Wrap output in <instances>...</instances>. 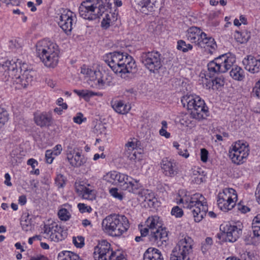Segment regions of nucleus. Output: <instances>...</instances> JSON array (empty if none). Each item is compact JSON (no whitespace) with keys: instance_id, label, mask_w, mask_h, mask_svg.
<instances>
[{"instance_id":"nucleus-14","label":"nucleus","mask_w":260,"mask_h":260,"mask_svg":"<svg viewBox=\"0 0 260 260\" xmlns=\"http://www.w3.org/2000/svg\"><path fill=\"white\" fill-rule=\"evenodd\" d=\"M116 181L120 184L123 190L133 193H137L138 190L142 187L139 180L119 172H117Z\"/></svg>"},{"instance_id":"nucleus-2","label":"nucleus","mask_w":260,"mask_h":260,"mask_svg":"<svg viewBox=\"0 0 260 260\" xmlns=\"http://www.w3.org/2000/svg\"><path fill=\"white\" fill-rule=\"evenodd\" d=\"M36 54L46 67L54 68L58 62V46L49 40L44 39L37 43Z\"/></svg>"},{"instance_id":"nucleus-49","label":"nucleus","mask_w":260,"mask_h":260,"mask_svg":"<svg viewBox=\"0 0 260 260\" xmlns=\"http://www.w3.org/2000/svg\"><path fill=\"white\" fill-rule=\"evenodd\" d=\"M171 214L176 217H181L183 214V211L178 206L174 207L171 211Z\"/></svg>"},{"instance_id":"nucleus-18","label":"nucleus","mask_w":260,"mask_h":260,"mask_svg":"<svg viewBox=\"0 0 260 260\" xmlns=\"http://www.w3.org/2000/svg\"><path fill=\"white\" fill-rule=\"evenodd\" d=\"M93 82L94 84H92L91 86L100 89L114 85L112 76L106 72L103 73L100 71H97Z\"/></svg>"},{"instance_id":"nucleus-47","label":"nucleus","mask_w":260,"mask_h":260,"mask_svg":"<svg viewBox=\"0 0 260 260\" xmlns=\"http://www.w3.org/2000/svg\"><path fill=\"white\" fill-rule=\"evenodd\" d=\"M253 238L260 240V222L252 223Z\"/></svg>"},{"instance_id":"nucleus-55","label":"nucleus","mask_w":260,"mask_h":260,"mask_svg":"<svg viewBox=\"0 0 260 260\" xmlns=\"http://www.w3.org/2000/svg\"><path fill=\"white\" fill-rule=\"evenodd\" d=\"M252 93L256 96L260 95V78L259 80L255 83L252 89Z\"/></svg>"},{"instance_id":"nucleus-62","label":"nucleus","mask_w":260,"mask_h":260,"mask_svg":"<svg viewBox=\"0 0 260 260\" xmlns=\"http://www.w3.org/2000/svg\"><path fill=\"white\" fill-rule=\"evenodd\" d=\"M178 153L180 155L182 156L185 158H187L189 155L187 150L185 148H183V149L182 148H180V149H179V150L178 151Z\"/></svg>"},{"instance_id":"nucleus-50","label":"nucleus","mask_w":260,"mask_h":260,"mask_svg":"<svg viewBox=\"0 0 260 260\" xmlns=\"http://www.w3.org/2000/svg\"><path fill=\"white\" fill-rule=\"evenodd\" d=\"M55 181V184L58 187H62L65 184L64 177L61 174L57 175Z\"/></svg>"},{"instance_id":"nucleus-61","label":"nucleus","mask_w":260,"mask_h":260,"mask_svg":"<svg viewBox=\"0 0 260 260\" xmlns=\"http://www.w3.org/2000/svg\"><path fill=\"white\" fill-rule=\"evenodd\" d=\"M52 150L53 151V154H54V155L57 156L61 153L62 151V146L61 145L58 144L56 145L53 148V149Z\"/></svg>"},{"instance_id":"nucleus-64","label":"nucleus","mask_w":260,"mask_h":260,"mask_svg":"<svg viewBox=\"0 0 260 260\" xmlns=\"http://www.w3.org/2000/svg\"><path fill=\"white\" fill-rule=\"evenodd\" d=\"M30 260H48V258L42 255H37L30 257Z\"/></svg>"},{"instance_id":"nucleus-29","label":"nucleus","mask_w":260,"mask_h":260,"mask_svg":"<svg viewBox=\"0 0 260 260\" xmlns=\"http://www.w3.org/2000/svg\"><path fill=\"white\" fill-rule=\"evenodd\" d=\"M143 260H164V258L159 250L149 248L144 253Z\"/></svg>"},{"instance_id":"nucleus-45","label":"nucleus","mask_w":260,"mask_h":260,"mask_svg":"<svg viewBox=\"0 0 260 260\" xmlns=\"http://www.w3.org/2000/svg\"><path fill=\"white\" fill-rule=\"evenodd\" d=\"M109 193L111 196L119 201H122L123 199L122 193L118 191L117 188L113 187L109 190Z\"/></svg>"},{"instance_id":"nucleus-51","label":"nucleus","mask_w":260,"mask_h":260,"mask_svg":"<svg viewBox=\"0 0 260 260\" xmlns=\"http://www.w3.org/2000/svg\"><path fill=\"white\" fill-rule=\"evenodd\" d=\"M224 79L223 78H216L212 80L213 86H215L217 89L224 85Z\"/></svg>"},{"instance_id":"nucleus-31","label":"nucleus","mask_w":260,"mask_h":260,"mask_svg":"<svg viewBox=\"0 0 260 260\" xmlns=\"http://www.w3.org/2000/svg\"><path fill=\"white\" fill-rule=\"evenodd\" d=\"M36 123L41 126H47L50 124L51 117L49 114L42 113L35 116Z\"/></svg>"},{"instance_id":"nucleus-23","label":"nucleus","mask_w":260,"mask_h":260,"mask_svg":"<svg viewBox=\"0 0 260 260\" xmlns=\"http://www.w3.org/2000/svg\"><path fill=\"white\" fill-rule=\"evenodd\" d=\"M67 158L70 164L75 167H80L86 162V159L84 156L75 149H68Z\"/></svg>"},{"instance_id":"nucleus-35","label":"nucleus","mask_w":260,"mask_h":260,"mask_svg":"<svg viewBox=\"0 0 260 260\" xmlns=\"http://www.w3.org/2000/svg\"><path fill=\"white\" fill-rule=\"evenodd\" d=\"M112 107L116 112L121 114L127 113L131 109L129 105H126L120 101L115 102L112 105Z\"/></svg>"},{"instance_id":"nucleus-59","label":"nucleus","mask_w":260,"mask_h":260,"mask_svg":"<svg viewBox=\"0 0 260 260\" xmlns=\"http://www.w3.org/2000/svg\"><path fill=\"white\" fill-rule=\"evenodd\" d=\"M83 117V115L81 113H78L77 115L73 118V121L75 123L81 124L83 121L82 119Z\"/></svg>"},{"instance_id":"nucleus-20","label":"nucleus","mask_w":260,"mask_h":260,"mask_svg":"<svg viewBox=\"0 0 260 260\" xmlns=\"http://www.w3.org/2000/svg\"><path fill=\"white\" fill-rule=\"evenodd\" d=\"M149 239L152 244L156 245L158 246L166 245V242L168 240L166 229L165 228H162L152 231L149 234Z\"/></svg>"},{"instance_id":"nucleus-26","label":"nucleus","mask_w":260,"mask_h":260,"mask_svg":"<svg viewBox=\"0 0 260 260\" xmlns=\"http://www.w3.org/2000/svg\"><path fill=\"white\" fill-rule=\"evenodd\" d=\"M135 2L141 8L140 10L146 14V10L148 12L154 11L156 7V0H135Z\"/></svg>"},{"instance_id":"nucleus-60","label":"nucleus","mask_w":260,"mask_h":260,"mask_svg":"<svg viewBox=\"0 0 260 260\" xmlns=\"http://www.w3.org/2000/svg\"><path fill=\"white\" fill-rule=\"evenodd\" d=\"M213 243V241L211 238L210 237H207L205 239V243L203 244V246L202 247V250L203 249L204 247H205V249H206L208 248V247L210 246Z\"/></svg>"},{"instance_id":"nucleus-58","label":"nucleus","mask_w":260,"mask_h":260,"mask_svg":"<svg viewBox=\"0 0 260 260\" xmlns=\"http://www.w3.org/2000/svg\"><path fill=\"white\" fill-rule=\"evenodd\" d=\"M237 208L238 210L241 211L242 213H246L250 211L249 208L245 205H242L241 203L237 204Z\"/></svg>"},{"instance_id":"nucleus-54","label":"nucleus","mask_w":260,"mask_h":260,"mask_svg":"<svg viewBox=\"0 0 260 260\" xmlns=\"http://www.w3.org/2000/svg\"><path fill=\"white\" fill-rule=\"evenodd\" d=\"M54 154H53V151L52 150H47L45 153V157L46 161L48 164H51L54 159V157L53 156Z\"/></svg>"},{"instance_id":"nucleus-33","label":"nucleus","mask_w":260,"mask_h":260,"mask_svg":"<svg viewBox=\"0 0 260 260\" xmlns=\"http://www.w3.org/2000/svg\"><path fill=\"white\" fill-rule=\"evenodd\" d=\"M230 71V76L232 78L237 81H242L245 78L244 70L238 66H234Z\"/></svg>"},{"instance_id":"nucleus-48","label":"nucleus","mask_w":260,"mask_h":260,"mask_svg":"<svg viewBox=\"0 0 260 260\" xmlns=\"http://www.w3.org/2000/svg\"><path fill=\"white\" fill-rule=\"evenodd\" d=\"M80 196L83 199L88 200H92L94 198V194L92 193V190L89 188L86 189Z\"/></svg>"},{"instance_id":"nucleus-30","label":"nucleus","mask_w":260,"mask_h":260,"mask_svg":"<svg viewBox=\"0 0 260 260\" xmlns=\"http://www.w3.org/2000/svg\"><path fill=\"white\" fill-rule=\"evenodd\" d=\"M146 225L151 232L162 228V223L160 218L157 216L149 217L146 221Z\"/></svg>"},{"instance_id":"nucleus-12","label":"nucleus","mask_w":260,"mask_h":260,"mask_svg":"<svg viewBox=\"0 0 260 260\" xmlns=\"http://www.w3.org/2000/svg\"><path fill=\"white\" fill-rule=\"evenodd\" d=\"M232 161L237 165L243 163L249 154L248 144L242 141L235 143L232 149L229 151Z\"/></svg>"},{"instance_id":"nucleus-6","label":"nucleus","mask_w":260,"mask_h":260,"mask_svg":"<svg viewBox=\"0 0 260 260\" xmlns=\"http://www.w3.org/2000/svg\"><path fill=\"white\" fill-rule=\"evenodd\" d=\"M184 108L190 110L192 115L200 121L206 118L209 115L208 108L205 101L196 94L186 95L181 100Z\"/></svg>"},{"instance_id":"nucleus-57","label":"nucleus","mask_w":260,"mask_h":260,"mask_svg":"<svg viewBox=\"0 0 260 260\" xmlns=\"http://www.w3.org/2000/svg\"><path fill=\"white\" fill-rule=\"evenodd\" d=\"M86 187L83 185L81 184H76L75 185V189L76 192L78 193V194L80 196L85 190L87 189Z\"/></svg>"},{"instance_id":"nucleus-22","label":"nucleus","mask_w":260,"mask_h":260,"mask_svg":"<svg viewBox=\"0 0 260 260\" xmlns=\"http://www.w3.org/2000/svg\"><path fill=\"white\" fill-rule=\"evenodd\" d=\"M241 234L242 229L236 225L227 224L223 227V236L226 241L234 242Z\"/></svg>"},{"instance_id":"nucleus-17","label":"nucleus","mask_w":260,"mask_h":260,"mask_svg":"<svg viewBox=\"0 0 260 260\" xmlns=\"http://www.w3.org/2000/svg\"><path fill=\"white\" fill-rule=\"evenodd\" d=\"M123 63L121 65L122 71L119 72L121 78L126 79L130 74H133L137 72L136 64L133 58L127 54L124 53L122 58Z\"/></svg>"},{"instance_id":"nucleus-25","label":"nucleus","mask_w":260,"mask_h":260,"mask_svg":"<svg viewBox=\"0 0 260 260\" xmlns=\"http://www.w3.org/2000/svg\"><path fill=\"white\" fill-rule=\"evenodd\" d=\"M138 190L137 193H138L139 197L141 198V200L142 201L146 202L148 206H153L154 203L156 201L154 193L148 189H143L140 191Z\"/></svg>"},{"instance_id":"nucleus-5","label":"nucleus","mask_w":260,"mask_h":260,"mask_svg":"<svg viewBox=\"0 0 260 260\" xmlns=\"http://www.w3.org/2000/svg\"><path fill=\"white\" fill-rule=\"evenodd\" d=\"M186 37L188 41L200 48L207 50L210 54H213L217 49L214 39L208 36L199 27L192 26L186 31Z\"/></svg>"},{"instance_id":"nucleus-15","label":"nucleus","mask_w":260,"mask_h":260,"mask_svg":"<svg viewBox=\"0 0 260 260\" xmlns=\"http://www.w3.org/2000/svg\"><path fill=\"white\" fill-rule=\"evenodd\" d=\"M76 18L72 12L64 10L59 16L58 25L67 35H70L75 24Z\"/></svg>"},{"instance_id":"nucleus-7","label":"nucleus","mask_w":260,"mask_h":260,"mask_svg":"<svg viewBox=\"0 0 260 260\" xmlns=\"http://www.w3.org/2000/svg\"><path fill=\"white\" fill-rule=\"evenodd\" d=\"M101 0H88L81 3L79 8L81 17L89 20L100 18L106 11L105 6L100 4Z\"/></svg>"},{"instance_id":"nucleus-1","label":"nucleus","mask_w":260,"mask_h":260,"mask_svg":"<svg viewBox=\"0 0 260 260\" xmlns=\"http://www.w3.org/2000/svg\"><path fill=\"white\" fill-rule=\"evenodd\" d=\"M2 68L8 74L13 84H16V88H26L31 84L34 80L35 72L32 70L27 69V64L23 63L22 65L18 59L7 60L2 64Z\"/></svg>"},{"instance_id":"nucleus-34","label":"nucleus","mask_w":260,"mask_h":260,"mask_svg":"<svg viewBox=\"0 0 260 260\" xmlns=\"http://www.w3.org/2000/svg\"><path fill=\"white\" fill-rule=\"evenodd\" d=\"M192 181L196 184H201L205 180V174L201 168L193 169L192 172Z\"/></svg>"},{"instance_id":"nucleus-16","label":"nucleus","mask_w":260,"mask_h":260,"mask_svg":"<svg viewBox=\"0 0 260 260\" xmlns=\"http://www.w3.org/2000/svg\"><path fill=\"white\" fill-rule=\"evenodd\" d=\"M124 53L115 51L107 54L104 57L105 61L116 74H119L122 71L121 65Z\"/></svg>"},{"instance_id":"nucleus-41","label":"nucleus","mask_w":260,"mask_h":260,"mask_svg":"<svg viewBox=\"0 0 260 260\" xmlns=\"http://www.w3.org/2000/svg\"><path fill=\"white\" fill-rule=\"evenodd\" d=\"M74 92L76 93L78 95L85 99H88L89 98L93 96L95 94L88 90H77L74 89Z\"/></svg>"},{"instance_id":"nucleus-3","label":"nucleus","mask_w":260,"mask_h":260,"mask_svg":"<svg viewBox=\"0 0 260 260\" xmlns=\"http://www.w3.org/2000/svg\"><path fill=\"white\" fill-rule=\"evenodd\" d=\"M179 203L183 204L184 208L191 210L194 221L199 222L202 220L208 211L206 199L202 194L196 193L190 197L181 198Z\"/></svg>"},{"instance_id":"nucleus-28","label":"nucleus","mask_w":260,"mask_h":260,"mask_svg":"<svg viewBox=\"0 0 260 260\" xmlns=\"http://www.w3.org/2000/svg\"><path fill=\"white\" fill-rule=\"evenodd\" d=\"M137 144L133 141L128 142L125 145L124 155L130 160L137 158Z\"/></svg>"},{"instance_id":"nucleus-36","label":"nucleus","mask_w":260,"mask_h":260,"mask_svg":"<svg viewBox=\"0 0 260 260\" xmlns=\"http://www.w3.org/2000/svg\"><path fill=\"white\" fill-rule=\"evenodd\" d=\"M58 260H81L79 255L70 251H63L58 254Z\"/></svg>"},{"instance_id":"nucleus-27","label":"nucleus","mask_w":260,"mask_h":260,"mask_svg":"<svg viewBox=\"0 0 260 260\" xmlns=\"http://www.w3.org/2000/svg\"><path fill=\"white\" fill-rule=\"evenodd\" d=\"M179 122L183 126L192 127L196 125V117L190 113H182L179 117Z\"/></svg>"},{"instance_id":"nucleus-4","label":"nucleus","mask_w":260,"mask_h":260,"mask_svg":"<svg viewBox=\"0 0 260 260\" xmlns=\"http://www.w3.org/2000/svg\"><path fill=\"white\" fill-rule=\"evenodd\" d=\"M103 230L112 237H119L126 232L129 227V221L124 215L111 214L102 221Z\"/></svg>"},{"instance_id":"nucleus-38","label":"nucleus","mask_w":260,"mask_h":260,"mask_svg":"<svg viewBox=\"0 0 260 260\" xmlns=\"http://www.w3.org/2000/svg\"><path fill=\"white\" fill-rule=\"evenodd\" d=\"M97 71H93L85 66H83L81 69V73L84 75L86 77L89 78L90 81H93Z\"/></svg>"},{"instance_id":"nucleus-10","label":"nucleus","mask_w":260,"mask_h":260,"mask_svg":"<svg viewBox=\"0 0 260 260\" xmlns=\"http://www.w3.org/2000/svg\"><path fill=\"white\" fill-rule=\"evenodd\" d=\"M164 58L158 51H153L143 52L141 61L144 66L151 73H157L162 67Z\"/></svg>"},{"instance_id":"nucleus-9","label":"nucleus","mask_w":260,"mask_h":260,"mask_svg":"<svg viewBox=\"0 0 260 260\" xmlns=\"http://www.w3.org/2000/svg\"><path fill=\"white\" fill-rule=\"evenodd\" d=\"M193 240L188 236L179 240L172 250L170 260H190L189 254L192 251Z\"/></svg>"},{"instance_id":"nucleus-43","label":"nucleus","mask_w":260,"mask_h":260,"mask_svg":"<svg viewBox=\"0 0 260 260\" xmlns=\"http://www.w3.org/2000/svg\"><path fill=\"white\" fill-rule=\"evenodd\" d=\"M59 218L61 220L67 221L71 217V214L69 211L65 208L60 209L58 212Z\"/></svg>"},{"instance_id":"nucleus-46","label":"nucleus","mask_w":260,"mask_h":260,"mask_svg":"<svg viewBox=\"0 0 260 260\" xmlns=\"http://www.w3.org/2000/svg\"><path fill=\"white\" fill-rule=\"evenodd\" d=\"M73 242L76 247L81 248L84 245V238L82 236L74 237Z\"/></svg>"},{"instance_id":"nucleus-52","label":"nucleus","mask_w":260,"mask_h":260,"mask_svg":"<svg viewBox=\"0 0 260 260\" xmlns=\"http://www.w3.org/2000/svg\"><path fill=\"white\" fill-rule=\"evenodd\" d=\"M110 22L111 19L110 15L107 13H105V16L103 18L101 22L102 26L106 28H108L110 26Z\"/></svg>"},{"instance_id":"nucleus-32","label":"nucleus","mask_w":260,"mask_h":260,"mask_svg":"<svg viewBox=\"0 0 260 260\" xmlns=\"http://www.w3.org/2000/svg\"><path fill=\"white\" fill-rule=\"evenodd\" d=\"M207 68V74L209 75L208 76L210 78L213 77L219 73H221L220 72V66H219L216 58L213 60L210 61L208 63Z\"/></svg>"},{"instance_id":"nucleus-24","label":"nucleus","mask_w":260,"mask_h":260,"mask_svg":"<svg viewBox=\"0 0 260 260\" xmlns=\"http://www.w3.org/2000/svg\"><path fill=\"white\" fill-rule=\"evenodd\" d=\"M243 64L246 70L252 73H257L260 68V60L252 55L247 56L243 60Z\"/></svg>"},{"instance_id":"nucleus-19","label":"nucleus","mask_w":260,"mask_h":260,"mask_svg":"<svg viewBox=\"0 0 260 260\" xmlns=\"http://www.w3.org/2000/svg\"><path fill=\"white\" fill-rule=\"evenodd\" d=\"M160 168L163 174L169 177H174L178 173L176 162L168 158H164L160 162Z\"/></svg>"},{"instance_id":"nucleus-37","label":"nucleus","mask_w":260,"mask_h":260,"mask_svg":"<svg viewBox=\"0 0 260 260\" xmlns=\"http://www.w3.org/2000/svg\"><path fill=\"white\" fill-rule=\"evenodd\" d=\"M235 39L238 42L241 44L246 43L250 38V32H236L235 35Z\"/></svg>"},{"instance_id":"nucleus-42","label":"nucleus","mask_w":260,"mask_h":260,"mask_svg":"<svg viewBox=\"0 0 260 260\" xmlns=\"http://www.w3.org/2000/svg\"><path fill=\"white\" fill-rule=\"evenodd\" d=\"M161 128L159 131V134L162 136L164 137L167 139H169L171 137V134L170 133L167 131L168 128V123L166 121L163 120L161 122Z\"/></svg>"},{"instance_id":"nucleus-44","label":"nucleus","mask_w":260,"mask_h":260,"mask_svg":"<svg viewBox=\"0 0 260 260\" xmlns=\"http://www.w3.org/2000/svg\"><path fill=\"white\" fill-rule=\"evenodd\" d=\"M9 114L7 111L0 108V127L3 125L8 120Z\"/></svg>"},{"instance_id":"nucleus-53","label":"nucleus","mask_w":260,"mask_h":260,"mask_svg":"<svg viewBox=\"0 0 260 260\" xmlns=\"http://www.w3.org/2000/svg\"><path fill=\"white\" fill-rule=\"evenodd\" d=\"M78 207L79 208V211L81 213L88 212L90 213L92 209L90 206L86 205L83 203H79L78 204Z\"/></svg>"},{"instance_id":"nucleus-21","label":"nucleus","mask_w":260,"mask_h":260,"mask_svg":"<svg viewBox=\"0 0 260 260\" xmlns=\"http://www.w3.org/2000/svg\"><path fill=\"white\" fill-rule=\"evenodd\" d=\"M216 58L219 66H220L221 73L226 72L233 66L234 63L236 62L235 55L231 53L222 54Z\"/></svg>"},{"instance_id":"nucleus-39","label":"nucleus","mask_w":260,"mask_h":260,"mask_svg":"<svg viewBox=\"0 0 260 260\" xmlns=\"http://www.w3.org/2000/svg\"><path fill=\"white\" fill-rule=\"evenodd\" d=\"M177 48L183 52H186L192 49V45L190 44H186L183 40H179L177 42Z\"/></svg>"},{"instance_id":"nucleus-40","label":"nucleus","mask_w":260,"mask_h":260,"mask_svg":"<svg viewBox=\"0 0 260 260\" xmlns=\"http://www.w3.org/2000/svg\"><path fill=\"white\" fill-rule=\"evenodd\" d=\"M117 175V172L110 171L103 176V180L113 184L114 182L116 181Z\"/></svg>"},{"instance_id":"nucleus-56","label":"nucleus","mask_w":260,"mask_h":260,"mask_svg":"<svg viewBox=\"0 0 260 260\" xmlns=\"http://www.w3.org/2000/svg\"><path fill=\"white\" fill-rule=\"evenodd\" d=\"M208 156V151L205 149L203 148L201 150V159L204 162H206L207 161Z\"/></svg>"},{"instance_id":"nucleus-13","label":"nucleus","mask_w":260,"mask_h":260,"mask_svg":"<svg viewBox=\"0 0 260 260\" xmlns=\"http://www.w3.org/2000/svg\"><path fill=\"white\" fill-rule=\"evenodd\" d=\"M42 233L46 234L51 241L55 242L65 239L68 236L67 230L61 228L56 223L44 224L42 228Z\"/></svg>"},{"instance_id":"nucleus-63","label":"nucleus","mask_w":260,"mask_h":260,"mask_svg":"<svg viewBox=\"0 0 260 260\" xmlns=\"http://www.w3.org/2000/svg\"><path fill=\"white\" fill-rule=\"evenodd\" d=\"M27 164L30 166L34 169L37 166L38 162L36 159L30 158L27 160Z\"/></svg>"},{"instance_id":"nucleus-8","label":"nucleus","mask_w":260,"mask_h":260,"mask_svg":"<svg viewBox=\"0 0 260 260\" xmlns=\"http://www.w3.org/2000/svg\"><path fill=\"white\" fill-rule=\"evenodd\" d=\"M93 255L94 260H126L123 255L114 252L106 240H102L94 247Z\"/></svg>"},{"instance_id":"nucleus-11","label":"nucleus","mask_w":260,"mask_h":260,"mask_svg":"<svg viewBox=\"0 0 260 260\" xmlns=\"http://www.w3.org/2000/svg\"><path fill=\"white\" fill-rule=\"evenodd\" d=\"M238 196L236 190L232 188H225L218 195L217 205L223 211L232 209L236 205Z\"/></svg>"}]
</instances>
